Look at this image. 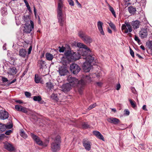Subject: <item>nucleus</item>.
<instances>
[{
	"label": "nucleus",
	"mask_w": 152,
	"mask_h": 152,
	"mask_svg": "<svg viewBox=\"0 0 152 152\" xmlns=\"http://www.w3.org/2000/svg\"><path fill=\"white\" fill-rule=\"evenodd\" d=\"M146 45L149 49H152V41H148L147 42Z\"/></svg>",
	"instance_id": "nucleus-38"
},
{
	"label": "nucleus",
	"mask_w": 152,
	"mask_h": 152,
	"mask_svg": "<svg viewBox=\"0 0 152 152\" xmlns=\"http://www.w3.org/2000/svg\"><path fill=\"white\" fill-rule=\"evenodd\" d=\"M83 144L86 150L88 151L90 150L91 143L89 141L84 140L83 141Z\"/></svg>",
	"instance_id": "nucleus-14"
},
{
	"label": "nucleus",
	"mask_w": 152,
	"mask_h": 152,
	"mask_svg": "<svg viewBox=\"0 0 152 152\" xmlns=\"http://www.w3.org/2000/svg\"><path fill=\"white\" fill-rule=\"evenodd\" d=\"M45 57L47 59L48 61H52L53 58V55L49 53H46Z\"/></svg>",
	"instance_id": "nucleus-25"
},
{
	"label": "nucleus",
	"mask_w": 152,
	"mask_h": 152,
	"mask_svg": "<svg viewBox=\"0 0 152 152\" xmlns=\"http://www.w3.org/2000/svg\"><path fill=\"white\" fill-rule=\"evenodd\" d=\"M103 23L100 21H99L97 23V27L99 30L101 34L104 35V33L103 29Z\"/></svg>",
	"instance_id": "nucleus-19"
},
{
	"label": "nucleus",
	"mask_w": 152,
	"mask_h": 152,
	"mask_svg": "<svg viewBox=\"0 0 152 152\" xmlns=\"http://www.w3.org/2000/svg\"><path fill=\"white\" fill-rule=\"evenodd\" d=\"M20 136L24 138H26L27 137V135L22 130L20 132Z\"/></svg>",
	"instance_id": "nucleus-37"
},
{
	"label": "nucleus",
	"mask_w": 152,
	"mask_h": 152,
	"mask_svg": "<svg viewBox=\"0 0 152 152\" xmlns=\"http://www.w3.org/2000/svg\"><path fill=\"white\" fill-rule=\"evenodd\" d=\"M30 135L33 139L37 144L39 145L45 147H46L47 146L49 143L48 141H46L45 143H43L40 138L38 136L32 133H31Z\"/></svg>",
	"instance_id": "nucleus-6"
},
{
	"label": "nucleus",
	"mask_w": 152,
	"mask_h": 152,
	"mask_svg": "<svg viewBox=\"0 0 152 152\" xmlns=\"http://www.w3.org/2000/svg\"><path fill=\"white\" fill-rule=\"evenodd\" d=\"M81 51H82L81 53V55L82 56L85 57L83 58V59L85 60H86V58L87 57V56H91L90 55H89L90 53V50L87 47L82 49Z\"/></svg>",
	"instance_id": "nucleus-10"
},
{
	"label": "nucleus",
	"mask_w": 152,
	"mask_h": 152,
	"mask_svg": "<svg viewBox=\"0 0 152 152\" xmlns=\"http://www.w3.org/2000/svg\"><path fill=\"white\" fill-rule=\"evenodd\" d=\"M5 135L4 134H0V139H2L4 137Z\"/></svg>",
	"instance_id": "nucleus-58"
},
{
	"label": "nucleus",
	"mask_w": 152,
	"mask_h": 152,
	"mask_svg": "<svg viewBox=\"0 0 152 152\" xmlns=\"http://www.w3.org/2000/svg\"><path fill=\"white\" fill-rule=\"evenodd\" d=\"M142 109L143 110H147L146 109V105H144L142 107Z\"/></svg>",
	"instance_id": "nucleus-60"
},
{
	"label": "nucleus",
	"mask_w": 152,
	"mask_h": 152,
	"mask_svg": "<svg viewBox=\"0 0 152 152\" xmlns=\"http://www.w3.org/2000/svg\"><path fill=\"white\" fill-rule=\"evenodd\" d=\"M34 28V23L33 22L30 21V24L29 23H26L24 24V28L23 29L24 32L26 33H29Z\"/></svg>",
	"instance_id": "nucleus-8"
},
{
	"label": "nucleus",
	"mask_w": 152,
	"mask_h": 152,
	"mask_svg": "<svg viewBox=\"0 0 152 152\" xmlns=\"http://www.w3.org/2000/svg\"><path fill=\"white\" fill-rule=\"evenodd\" d=\"M94 59V57L91 56H88L86 58V60H85L86 61L83 65V68L85 72H89L92 67L91 63L93 62Z\"/></svg>",
	"instance_id": "nucleus-5"
},
{
	"label": "nucleus",
	"mask_w": 152,
	"mask_h": 152,
	"mask_svg": "<svg viewBox=\"0 0 152 152\" xmlns=\"http://www.w3.org/2000/svg\"><path fill=\"white\" fill-rule=\"evenodd\" d=\"M10 123L6 125L0 123V131L2 132L5 131L6 129H11L12 127V125L10 122Z\"/></svg>",
	"instance_id": "nucleus-12"
},
{
	"label": "nucleus",
	"mask_w": 152,
	"mask_h": 152,
	"mask_svg": "<svg viewBox=\"0 0 152 152\" xmlns=\"http://www.w3.org/2000/svg\"><path fill=\"white\" fill-rule=\"evenodd\" d=\"M93 134L99 139L102 140L103 141L104 140V139L103 136L99 131H94L93 132Z\"/></svg>",
	"instance_id": "nucleus-20"
},
{
	"label": "nucleus",
	"mask_w": 152,
	"mask_h": 152,
	"mask_svg": "<svg viewBox=\"0 0 152 152\" xmlns=\"http://www.w3.org/2000/svg\"><path fill=\"white\" fill-rule=\"evenodd\" d=\"M67 81L69 83L72 87L78 86V92L80 94H82L83 91L84 89L85 82L83 80L78 81L76 78L69 76L67 78Z\"/></svg>",
	"instance_id": "nucleus-2"
},
{
	"label": "nucleus",
	"mask_w": 152,
	"mask_h": 152,
	"mask_svg": "<svg viewBox=\"0 0 152 152\" xmlns=\"http://www.w3.org/2000/svg\"><path fill=\"white\" fill-rule=\"evenodd\" d=\"M8 117V113L6 111L2 110L0 111V119L4 120L7 118Z\"/></svg>",
	"instance_id": "nucleus-13"
},
{
	"label": "nucleus",
	"mask_w": 152,
	"mask_h": 152,
	"mask_svg": "<svg viewBox=\"0 0 152 152\" xmlns=\"http://www.w3.org/2000/svg\"><path fill=\"white\" fill-rule=\"evenodd\" d=\"M15 22L17 26L19 25L20 24V22L18 19H17L16 18H15Z\"/></svg>",
	"instance_id": "nucleus-51"
},
{
	"label": "nucleus",
	"mask_w": 152,
	"mask_h": 152,
	"mask_svg": "<svg viewBox=\"0 0 152 152\" xmlns=\"http://www.w3.org/2000/svg\"><path fill=\"white\" fill-rule=\"evenodd\" d=\"M38 64L40 68H42L43 67L45 66V61L42 60L39 61L38 62Z\"/></svg>",
	"instance_id": "nucleus-30"
},
{
	"label": "nucleus",
	"mask_w": 152,
	"mask_h": 152,
	"mask_svg": "<svg viewBox=\"0 0 152 152\" xmlns=\"http://www.w3.org/2000/svg\"><path fill=\"white\" fill-rule=\"evenodd\" d=\"M121 88V86L119 83L116 86V90H118L120 89Z\"/></svg>",
	"instance_id": "nucleus-56"
},
{
	"label": "nucleus",
	"mask_w": 152,
	"mask_h": 152,
	"mask_svg": "<svg viewBox=\"0 0 152 152\" xmlns=\"http://www.w3.org/2000/svg\"><path fill=\"white\" fill-rule=\"evenodd\" d=\"M68 2L70 5L73 6L74 5V3L72 0H68Z\"/></svg>",
	"instance_id": "nucleus-49"
},
{
	"label": "nucleus",
	"mask_w": 152,
	"mask_h": 152,
	"mask_svg": "<svg viewBox=\"0 0 152 152\" xmlns=\"http://www.w3.org/2000/svg\"><path fill=\"white\" fill-rule=\"evenodd\" d=\"M132 92L134 93H135V92H134L135 91V89L134 88V87H132Z\"/></svg>",
	"instance_id": "nucleus-64"
},
{
	"label": "nucleus",
	"mask_w": 152,
	"mask_h": 152,
	"mask_svg": "<svg viewBox=\"0 0 152 152\" xmlns=\"http://www.w3.org/2000/svg\"><path fill=\"white\" fill-rule=\"evenodd\" d=\"M130 53L131 56L133 57H134V53L133 50L131 48H130L129 49Z\"/></svg>",
	"instance_id": "nucleus-47"
},
{
	"label": "nucleus",
	"mask_w": 152,
	"mask_h": 152,
	"mask_svg": "<svg viewBox=\"0 0 152 152\" xmlns=\"http://www.w3.org/2000/svg\"><path fill=\"white\" fill-rule=\"evenodd\" d=\"M59 51L60 52H64V51L65 50V48L64 47H62V48H61L60 47H59Z\"/></svg>",
	"instance_id": "nucleus-48"
},
{
	"label": "nucleus",
	"mask_w": 152,
	"mask_h": 152,
	"mask_svg": "<svg viewBox=\"0 0 152 152\" xmlns=\"http://www.w3.org/2000/svg\"><path fill=\"white\" fill-rule=\"evenodd\" d=\"M134 39L138 43V44H140V41L138 37L135 35L134 36Z\"/></svg>",
	"instance_id": "nucleus-43"
},
{
	"label": "nucleus",
	"mask_w": 152,
	"mask_h": 152,
	"mask_svg": "<svg viewBox=\"0 0 152 152\" xmlns=\"http://www.w3.org/2000/svg\"><path fill=\"white\" fill-rule=\"evenodd\" d=\"M61 76L66 75L68 72L67 70L66 67L64 66H63L58 68V70L57 71Z\"/></svg>",
	"instance_id": "nucleus-11"
},
{
	"label": "nucleus",
	"mask_w": 152,
	"mask_h": 152,
	"mask_svg": "<svg viewBox=\"0 0 152 152\" xmlns=\"http://www.w3.org/2000/svg\"><path fill=\"white\" fill-rule=\"evenodd\" d=\"M72 53L69 50L66 51L64 54L67 57H70L71 58V56H72Z\"/></svg>",
	"instance_id": "nucleus-31"
},
{
	"label": "nucleus",
	"mask_w": 152,
	"mask_h": 152,
	"mask_svg": "<svg viewBox=\"0 0 152 152\" xmlns=\"http://www.w3.org/2000/svg\"><path fill=\"white\" fill-rule=\"evenodd\" d=\"M96 106V103H94L92 104H91L90 107L88 108L89 110H90L93 108L94 107Z\"/></svg>",
	"instance_id": "nucleus-44"
},
{
	"label": "nucleus",
	"mask_w": 152,
	"mask_h": 152,
	"mask_svg": "<svg viewBox=\"0 0 152 152\" xmlns=\"http://www.w3.org/2000/svg\"><path fill=\"white\" fill-rule=\"evenodd\" d=\"M26 7H27V9H28V10L29 11H31V8H30V7L28 4V3L26 4Z\"/></svg>",
	"instance_id": "nucleus-53"
},
{
	"label": "nucleus",
	"mask_w": 152,
	"mask_h": 152,
	"mask_svg": "<svg viewBox=\"0 0 152 152\" xmlns=\"http://www.w3.org/2000/svg\"><path fill=\"white\" fill-rule=\"evenodd\" d=\"M28 109L27 108L23 107V106H22V108H21L20 111L21 112H22L23 113H26L28 112Z\"/></svg>",
	"instance_id": "nucleus-39"
},
{
	"label": "nucleus",
	"mask_w": 152,
	"mask_h": 152,
	"mask_svg": "<svg viewBox=\"0 0 152 152\" xmlns=\"http://www.w3.org/2000/svg\"><path fill=\"white\" fill-rule=\"evenodd\" d=\"M16 102L18 103L19 104H22L23 103V102L22 100H16L15 101Z\"/></svg>",
	"instance_id": "nucleus-55"
},
{
	"label": "nucleus",
	"mask_w": 152,
	"mask_h": 152,
	"mask_svg": "<svg viewBox=\"0 0 152 152\" xmlns=\"http://www.w3.org/2000/svg\"><path fill=\"white\" fill-rule=\"evenodd\" d=\"M12 132V131L11 130H9L5 132V134L7 135H9Z\"/></svg>",
	"instance_id": "nucleus-52"
},
{
	"label": "nucleus",
	"mask_w": 152,
	"mask_h": 152,
	"mask_svg": "<svg viewBox=\"0 0 152 152\" xmlns=\"http://www.w3.org/2000/svg\"><path fill=\"white\" fill-rule=\"evenodd\" d=\"M26 54V51L25 49H21L20 50L19 55L21 57L25 58Z\"/></svg>",
	"instance_id": "nucleus-24"
},
{
	"label": "nucleus",
	"mask_w": 152,
	"mask_h": 152,
	"mask_svg": "<svg viewBox=\"0 0 152 152\" xmlns=\"http://www.w3.org/2000/svg\"><path fill=\"white\" fill-rule=\"evenodd\" d=\"M79 54L76 53H72V56H71V58L72 60H76L79 59L80 57Z\"/></svg>",
	"instance_id": "nucleus-23"
},
{
	"label": "nucleus",
	"mask_w": 152,
	"mask_h": 152,
	"mask_svg": "<svg viewBox=\"0 0 152 152\" xmlns=\"http://www.w3.org/2000/svg\"><path fill=\"white\" fill-rule=\"evenodd\" d=\"M124 24L122 25L121 26V30L124 31L125 33H127L128 32H131L132 31V26L133 28L136 29L138 28L140 25V22L138 20L133 21L131 24L129 22L126 21Z\"/></svg>",
	"instance_id": "nucleus-1"
},
{
	"label": "nucleus",
	"mask_w": 152,
	"mask_h": 152,
	"mask_svg": "<svg viewBox=\"0 0 152 152\" xmlns=\"http://www.w3.org/2000/svg\"><path fill=\"white\" fill-rule=\"evenodd\" d=\"M2 80L3 83L7 82L8 81L7 79L4 77H2Z\"/></svg>",
	"instance_id": "nucleus-50"
},
{
	"label": "nucleus",
	"mask_w": 152,
	"mask_h": 152,
	"mask_svg": "<svg viewBox=\"0 0 152 152\" xmlns=\"http://www.w3.org/2000/svg\"><path fill=\"white\" fill-rule=\"evenodd\" d=\"M72 87L69 83H66L63 85L62 88L63 91L66 92L69 91Z\"/></svg>",
	"instance_id": "nucleus-16"
},
{
	"label": "nucleus",
	"mask_w": 152,
	"mask_h": 152,
	"mask_svg": "<svg viewBox=\"0 0 152 152\" xmlns=\"http://www.w3.org/2000/svg\"><path fill=\"white\" fill-rule=\"evenodd\" d=\"M33 99L35 101L39 102L41 100L42 98L41 97L39 96H35L33 97Z\"/></svg>",
	"instance_id": "nucleus-32"
},
{
	"label": "nucleus",
	"mask_w": 152,
	"mask_h": 152,
	"mask_svg": "<svg viewBox=\"0 0 152 152\" xmlns=\"http://www.w3.org/2000/svg\"><path fill=\"white\" fill-rule=\"evenodd\" d=\"M107 120L109 123L114 124H118L120 122V120L118 119L113 117L108 118Z\"/></svg>",
	"instance_id": "nucleus-18"
},
{
	"label": "nucleus",
	"mask_w": 152,
	"mask_h": 152,
	"mask_svg": "<svg viewBox=\"0 0 152 152\" xmlns=\"http://www.w3.org/2000/svg\"><path fill=\"white\" fill-rule=\"evenodd\" d=\"M17 72V70L16 68L14 66H12L9 69L7 73L8 74L13 75H15Z\"/></svg>",
	"instance_id": "nucleus-17"
},
{
	"label": "nucleus",
	"mask_w": 152,
	"mask_h": 152,
	"mask_svg": "<svg viewBox=\"0 0 152 152\" xmlns=\"http://www.w3.org/2000/svg\"><path fill=\"white\" fill-rule=\"evenodd\" d=\"M140 48L143 50H145V48L142 45L140 46Z\"/></svg>",
	"instance_id": "nucleus-63"
},
{
	"label": "nucleus",
	"mask_w": 152,
	"mask_h": 152,
	"mask_svg": "<svg viewBox=\"0 0 152 152\" xmlns=\"http://www.w3.org/2000/svg\"><path fill=\"white\" fill-rule=\"evenodd\" d=\"M25 94L26 96L28 98L30 97L31 96V93L27 91L25 92Z\"/></svg>",
	"instance_id": "nucleus-46"
},
{
	"label": "nucleus",
	"mask_w": 152,
	"mask_h": 152,
	"mask_svg": "<svg viewBox=\"0 0 152 152\" xmlns=\"http://www.w3.org/2000/svg\"><path fill=\"white\" fill-rule=\"evenodd\" d=\"M50 97L52 99L56 101H57L58 100V98L57 97V94H55L53 93L51 95Z\"/></svg>",
	"instance_id": "nucleus-34"
},
{
	"label": "nucleus",
	"mask_w": 152,
	"mask_h": 152,
	"mask_svg": "<svg viewBox=\"0 0 152 152\" xmlns=\"http://www.w3.org/2000/svg\"><path fill=\"white\" fill-rule=\"evenodd\" d=\"M125 114L127 115H129V111L128 110H125Z\"/></svg>",
	"instance_id": "nucleus-59"
},
{
	"label": "nucleus",
	"mask_w": 152,
	"mask_h": 152,
	"mask_svg": "<svg viewBox=\"0 0 152 152\" xmlns=\"http://www.w3.org/2000/svg\"><path fill=\"white\" fill-rule=\"evenodd\" d=\"M82 126L84 129H87L89 127V125L87 123L83 122L82 124Z\"/></svg>",
	"instance_id": "nucleus-40"
},
{
	"label": "nucleus",
	"mask_w": 152,
	"mask_h": 152,
	"mask_svg": "<svg viewBox=\"0 0 152 152\" xmlns=\"http://www.w3.org/2000/svg\"><path fill=\"white\" fill-rule=\"evenodd\" d=\"M128 10L129 13L132 14H134L136 11L135 8H134L132 6H130L128 8Z\"/></svg>",
	"instance_id": "nucleus-26"
},
{
	"label": "nucleus",
	"mask_w": 152,
	"mask_h": 152,
	"mask_svg": "<svg viewBox=\"0 0 152 152\" xmlns=\"http://www.w3.org/2000/svg\"><path fill=\"white\" fill-rule=\"evenodd\" d=\"M63 0H58L57 9V17L59 25L63 26L66 22L65 18L62 10L63 7Z\"/></svg>",
	"instance_id": "nucleus-3"
},
{
	"label": "nucleus",
	"mask_w": 152,
	"mask_h": 152,
	"mask_svg": "<svg viewBox=\"0 0 152 152\" xmlns=\"http://www.w3.org/2000/svg\"><path fill=\"white\" fill-rule=\"evenodd\" d=\"M109 7L110 11L111 12L114 16L116 17V15L114 9L110 5H109Z\"/></svg>",
	"instance_id": "nucleus-28"
},
{
	"label": "nucleus",
	"mask_w": 152,
	"mask_h": 152,
	"mask_svg": "<svg viewBox=\"0 0 152 152\" xmlns=\"http://www.w3.org/2000/svg\"><path fill=\"white\" fill-rule=\"evenodd\" d=\"M70 68L71 71L74 74H77L80 70L79 66L75 63H73L71 65Z\"/></svg>",
	"instance_id": "nucleus-9"
},
{
	"label": "nucleus",
	"mask_w": 152,
	"mask_h": 152,
	"mask_svg": "<svg viewBox=\"0 0 152 152\" xmlns=\"http://www.w3.org/2000/svg\"><path fill=\"white\" fill-rule=\"evenodd\" d=\"M136 55L139 58L141 59L142 58V56L138 54H136Z\"/></svg>",
	"instance_id": "nucleus-61"
},
{
	"label": "nucleus",
	"mask_w": 152,
	"mask_h": 152,
	"mask_svg": "<svg viewBox=\"0 0 152 152\" xmlns=\"http://www.w3.org/2000/svg\"><path fill=\"white\" fill-rule=\"evenodd\" d=\"M79 37L86 44H90L92 42V40L90 37L86 35L83 31L78 33Z\"/></svg>",
	"instance_id": "nucleus-7"
},
{
	"label": "nucleus",
	"mask_w": 152,
	"mask_h": 152,
	"mask_svg": "<svg viewBox=\"0 0 152 152\" xmlns=\"http://www.w3.org/2000/svg\"><path fill=\"white\" fill-rule=\"evenodd\" d=\"M75 0L76 1V2L78 4V5L79 6H80V7H81V4L80 3H79V2L77 0Z\"/></svg>",
	"instance_id": "nucleus-62"
},
{
	"label": "nucleus",
	"mask_w": 152,
	"mask_h": 152,
	"mask_svg": "<svg viewBox=\"0 0 152 152\" xmlns=\"http://www.w3.org/2000/svg\"><path fill=\"white\" fill-rule=\"evenodd\" d=\"M32 47L31 46H30V47L28 49V54H29L31 53V51L32 50Z\"/></svg>",
	"instance_id": "nucleus-54"
},
{
	"label": "nucleus",
	"mask_w": 152,
	"mask_h": 152,
	"mask_svg": "<svg viewBox=\"0 0 152 152\" xmlns=\"http://www.w3.org/2000/svg\"><path fill=\"white\" fill-rule=\"evenodd\" d=\"M1 14L2 15L4 16L7 14V10L5 8H3L1 10Z\"/></svg>",
	"instance_id": "nucleus-36"
},
{
	"label": "nucleus",
	"mask_w": 152,
	"mask_h": 152,
	"mask_svg": "<svg viewBox=\"0 0 152 152\" xmlns=\"http://www.w3.org/2000/svg\"><path fill=\"white\" fill-rule=\"evenodd\" d=\"M109 25L113 29L115 30V25L112 23H109Z\"/></svg>",
	"instance_id": "nucleus-45"
},
{
	"label": "nucleus",
	"mask_w": 152,
	"mask_h": 152,
	"mask_svg": "<svg viewBox=\"0 0 152 152\" xmlns=\"http://www.w3.org/2000/svg\"><path fill=\"white\" fill-rule=\"evenodd\" d=\"M22 106L20 105H16L15 106V108L17 110L20 111Z\"/></svg>",
	"instance_id": "nucleus-42"
},
{
	"label": "nucleus",
	"mask_w": 152,
	"mask_h": 152,
	"mask_svg": "<svg viewBox=\"0 0 152 152\" xmlns=\"http://www.w3.org/2000/svg\"><path fill=\"white\" fill-rule=\"evenodd\" d=\"M61 137L57 135L53 140L51 145V149L53 152H56L60 150V149Z\"/></svg>",
	"instance_id": "nucleus-4"
},
{
	"label": "nucleus",
	"mask_w": 152,
	"mask_h": 152,
	"mask_svg": "<svg viewBox=\"0 0 152 152\" xmlns=\"http://www.w3.org/2000/svg\"><path fill=\"white\" fill-rule=\"evenodd\" d=\"M129 101L130 102L131 105L132 107L134 108L136 107V103L135 101H133L131 99H129Z\"/></svg>",
	"instance_id": "nucleus-35"
},
{
	"label": "nucleus",
	"mask_w": 152,
	"mask_h": 152,
	"mask_svg": "<svg viewBox=\"0 0 152 152\" xmlns=\"http://www.w3.org/2000/svg\"><path fill=\"white\" fill-rule=\"evenodd\" d=\"M77 46L78 47L81 48L80 50V51H81V50L82 49L86 48L87 47L86 45L81 43H78L77 44Z\"/></svg>",
	"instance_id": "nucleus-29"
},
{
	"label": "nucleus",
	"mask_w": 152,
	"mask_h": 152,
	"mask_svg": "<svg viewBox=\"0 0 152 152\" xmlns=\"http://www.w3.org/2000/svg\"><path fill=\"white\" fill-rule=\"evenodd\" d=\"M97 85L99 86H101L102 85V83L101 82H98L96 83Z\"/></svg>",
	"instance_id": "nucleus-57"
},
{
	"label": "nucleus",
	"mask_w": 152,
	"mask_h": 152,
	"mask_svg": "<svg viewBox=\"0 0 152 152\" xmlns=\"http://www.w3.org/2000/svg\"><path fill=\"white\" fill-rule=\"evenodd\" d=\"M83 80L84 82L85 83V84L84 85V86H85L86 84V83H90L93 80V78L91 76H87L86 75V76H84V80Z\"/></svg>",
	"instance_id": "nucleus-21"
},
{
	"label": "nucleus",
	"mask_w": 152,
	"mask_h": 152,
	"mask_svg": "<svg viewBox=\"0 0 152 152\" xmlns=\"http://www.w3.org/2000/svg\"><path fill=\"white\" fill-rule=\"evenodd\" d=\"M4 147L5 149L10 151H12L14 150V148L12 145L8 142L4 143Z\"/></svg>",
	"instance_id": "nucleus-22"
},
{
	"label": "nucleus",
	"mask_w": 152,
	"mask_h": 152,
	"mask_svg": "<svg viewBox=\"0 0 152 152\" xmlns=\"http://www.w3.org/2000/svg\"><path fill=\"white\" fill-rule=\"evenodd\" d=\"M148 35L147 28H142L140 32V36L142 38H146Z\"/></svg>",
	"instance_id": "nucleus-15"
},
{
	"label": "nucleus",
	"mask_w": 152,
	"mask_h": 152,
	"mask_svg": "<svg viewBox=\"0 0 152 152\" xmlns=\"http://www.w3.org/2000/svg\"><path fill=\"white\" fill-rule=\"evenodd\" d=\"M46 86L48 88L50 89L53 88V87L52 84L50 82H48L46 83Z\"/></svg>",
	"instance_id": "nucleus-33"
},
{
	"label": "nucleus",
	"mask_w": 152,
	"mask_h": 152,
	"mask_svg": "<svg viewBox=\"0 0 152 152\" xmlns=\"http://www.w3.org/2000/svg\"><path fill=\"white\" fill-rule=\"evenodd\" d=\"M40 78L38 76L37 77V75L36 74L35 76V81L36 83H38L40 82Z\"/></svg>",
	"instance_id": "nucleus-41"
},
{
	"label": "nucleus",
	"mask_w": 152,
	"mask_h": 152,
	"mask_svg": "<svg viewBox=\"0 0 152 152\" xmlns=\"http://www.w3.org/2000/svg\"><path fill=\"white\" fill-rule=\"evenodd\" d=\"M23 19L25 22L27 23L31 21L30 17L29 15H24L23 17Z\"/></svg>",
	"instance_id": "nucleus-27"
}]
</instances>
